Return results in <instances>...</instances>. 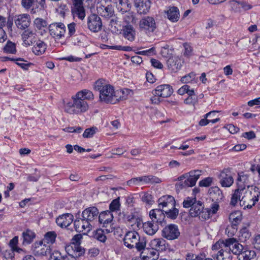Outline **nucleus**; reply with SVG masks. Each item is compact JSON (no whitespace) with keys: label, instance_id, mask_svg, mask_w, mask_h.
<instances>
[{"label":"nucleus","instance_id":"nucleus-1","mask_svg":"<svg viewBox=\"0 0 260 260\" xmlns=\"http://www.w3.org/2000/svg\"><path fill=\"white\" fill-rule=\"evenodd\" d=\"M94 88L100 92V101L106 104H114L119 101L125 100L131 91L128 89L115 91L113 86L106 83L103 79L96 81Z\"/></svg>","mask_w":260,"mask_h":260},{"label":"nucleus","instance_id":"nucleus-2","mask_svg":"<svg viewBox=\"0 0 260 260\" xmlns=\"http://www.w3.org/2000/svg\"><path fill=\"white\" fill-rule=\"evenodd\" d=\"M94 99V94L88 89L79 91L64 105V111L70 114H81L88 111L89 105L87 100Z\"/></svg>","mask_w":260,"mask_h":260},{"label":"nucleus","instance_id":"nucleus-3","mask_svg":"<svg viewBox=\"0 0 260 260\" xmlns=\"http://www.w3.org/2000/svg\"><path fill=\"white\" fill-rule=\"evenodd\" d=\"M124 245L129 249L136 248L141 251L146 246V239L144 236H140L136 231H129L126 233L123 239Z\"/></svg>","mask_w":260,"mask_h":260},{"label":"nucleus","instance_id":"nucleus-4","mask_svg":"<svg viewBox=\"0 0 260 260\" xmlns=\"http://www.w3.org/2000/svg\"><path fill=\"white\" fill-rule=\"evenodd\" d=\"M201 170H196L191 171L188 173L181 175L178 178V179L180 181L179 185L181 186V188L194 186L201 175Z\"/></svg>","mask_w":260,"mask_h":260},{"label":"nucleus","instance_id":"nucleus-5","mask_svg":"<svg viewBox=\"0 0 260 260\" xmlns=\"http://www.w3.org/2000/svg\"><path fill=\"white\" fill-rule=\"evenodd\" d=\"M98 221L105 228L106 233H110L114 231L113 215L111 211H105L99 214Z\"/></svg>","mask_w":260,"mask_h":260},{"label":"nucleus","instance_id":"nucleus-6","mask_svg":"<svg viewBox=\"0 0 260 260\" xmlns=\"http://www.w3.org/2000/svg\"><path fill=\"white\" fill-rule=\"evenodd\" d=\"M139 26L141 31L148 34L153 32L157 27L155 18L149 16L143 17L140 20Z\"/></svg>","mask_w":260,"mask_h":260},{"label":"nucleus","instance_id":"nucleus-7","mask_svg":"<svg viewBox=\"0 0 260 260\" xmlns=\"http://www.w3.org/2000/svg\"><path fill=\"white\" fill-rule=\"evenodd\" d=\"M246 200H248L247 202L245 203L244 208L246 207L248 209H251L255 203L258 201L259 197L260 196V190L256 187L252 186L250 189H249V192H247L244 194Z\"/></svg>","mask_w":260,"mask_h":260},{"label":"nucleus","instance_id":"nucleus-8","mask_svg":"<svg viewBox=\"0 0 260 260\" xmlns=\"http://www.w3.org/2000/svg\"><path fill=\"white\" fill-rule=\"evenodd\" d=\"M50 35L55 39L59 40L66 32V25L62 22H54L48 27Z\"/></svg>","mask_w":260,"mask_h":260},{"label":"nucleus","instance_id":"nucleus-9","mask_svg":"<svg viewBox=\"0 0 260 260\" xmlns=\"http://www.w3.org/2000/svg\"><path fill=\"white\" fill-rule=\"evenodd\" d=\"M74 228L76 232L87 234L92 230V225L90 224L85 218L76 217L74 222Z\"/></svg>","mask_w":260,"mask_h":260},{"label":"nucleus","instance_id":"nucleus-10","mask_svg":"<svg viewBox=\"0 0 260 260\" xmlns=\"http://www.w3.org/2000/svg\"><path fill=\"white\" fill-rule=\"evenodd\" d=\"M218 177L219 183L223 187H230L234 183V178L229 169H223Z\"/></svg>","mask_w":260,"mask_h":260},{"label":"nucleus","instance_id":"nucleus-11","mask_svg":"<svg viewBox=\"0 0 260 260\" xmlns=\"http://www.w3.org/2000/svg\"><path fill=\"white\" fill-rule=\"evenodd\" d=\"M99 216V211L95 207H90L84 210L82 212V216L91 225L97 221Z\"/></svg>","mask_w":260,"mask_h":260},{"label":"nucleus","instance_id":"nucleus-12","mask_svg":"<svg viewBox=\"0 0 260 260\" xmlns=\"http://www.w3.org/2000/svg\"><path fill=\"white\" fill-rule=\"evenodd\" d=\"M223 245H225L228 248H230V252L236 255L240 254L243 249V246L239 244L235 238H229L222 242Z\"/></svg>","mask_w":260,"mask_h":260},{"label":"nucleus","instance_id":"nucleus-13","mask_svg":"<svg viewBox=\"0 0 260 260\" xmlns=\"http://www.w3.org/2000/svg\"><path fill=\"white\" fill-rule=\"evenodd\" d=\"M88 28L93 32H98L102 27V22L101 18L96 14L90 15L88 17Z\"/></svg>","mask_w":260,"mask_h":260},{"label":"nucleus","instance_id":"nucleus-14","mask_svg":"<svg viewBox=\"0 0 260 260\" xmlns=\"http://www.w3.org/2000/svg\"><path fill=\"white\" fill-rule=\"evenodd\" d=\"M32 250L36 255H47L51 252L50 245L46 244L43 241L36 242L33 246Z\"/></svg>","mask_w":260,"mask_h":260},{"label":"nucleus","instance_id":"nucleus-15","mask_svg":"<svg viewBox=\"0 0 260 260\" xmlns=\"http://www.w3.org/2000/svg\"><path fill=\"white\" fill-rule=\"evenodd\" d=\"M162 235L168 240L177 239L180 235L178 226L176 224H171L166 226L162 231Z\"/></svg>","mask_w":260,"mask_h":260},{"label":"nucleus","instance_id":"nucleus-16","mask_svg":"<svg viewBox=\"0 0 260 260\" xmlns=\"http://www.w3.org/2000/svg\"><path fill=\"white\" fill-rule=\"evenodd\" d=\"M158 209H161L164 212L167 209L172 208L175 206L176 202L174 198L171 196H164L158 200Z\"/></svg>","mask_w":260,"mask_h":260},{"label":"nucleus","instance_id":"nucleus-17","mask_svg":"<svg viewBox=\"0 0 260 260\" xmlns=\"http://www.w3.org/2000/svg\"><path fill=\"white\" fill-rule=\"evenodd\" d=\"M183 63V60L179 56H172L167 60V63L168 69L173 72H177L179 70Z\"/></svg>","mask_w":260,"mask_h":260},{"label":"nucleus","instance_id":"nucleus-18","mask_svg":"<svg viewBox=\"0 0 260 260\" xmlns=\"http://www.w3.org/2000/svg\"><path fill=\"white\" fill-rule=\"evenodd\" d=\"M14 21L17 27L21 29L28 27L30 24V18L27 14H21L16 15Z\"/></svg>","mask_w":260,"mask_h":260},{"label":"nucleus","instance_id":"nucleus-19","mask_svg":"<svg viewBox=\"0 0 260 260\" xmlns=\"http://www.w3.org/2000/svg\"><path fill=\"white\" fill-rule=\"evenodd\" d=\"M135 6L140 14H147L149 13L152 2L147 0H135Z\"/></svg>","mask_w":260,"mask_h":260},{"label":"nucleus","instance_id":"nucleus-20","mask_svg":"<svg viewBox=\"0 0 260 260\" xmlns=\"http://www.w3.org/2000/svg\"><path fill=\"white\" fill-rule=\"evenodd\" d=\"M72 13L79 19L83 20L85 16V12L83 6V0H73Z\"/></svg>","mask_w":260,"mask_h":260},{"label":"nucleus","instance_id":"nucleus-21","mask_svg":"<svg viewBox=\"0 0 260 260\" xmlns=\"http://www.w3.org/2000/svg\"><path fill=\"white\" fill-rule=\"evenodd\" d=\"M173 92V88L170 85L162 84L157 86L155 89L152 91V93L161 98H167L171 96Z\"/></svg>","mask_w":260,"mask_h":260},{"label":"nucleus","instance_id":"nucleus-22","mask_svg":"<svg viewBox=\"0 0 260 260\" xmlns=\"http://www.w3.org/2000/svg\"><path fill=\"white\" fill-rule=\"evenodd\" d=\"M149 217L151 221L153 223L159 224H162L165 218V213L161 209H154L151 210L149 212Z\"/></svg>","mask_w":260,"mask_h":260},{"label":"nucleus","instance_id":"nucleus-23","mask_svg":"<svg viewBox=\"0 0 260 260\" xmlns=\"http://www.w3.org/2000/svg\"><path fill=\"white\" fill-rule=\"evenodd\" d=\"M237 189L247 193V191L246 190V187L250 189V187L252 186L249 185L248 176L243 172L239 173L237 180Z\"/></svg>","mask_w":260,"mask_h":260},{"label":"nucleus","instance_id":"nucleus-24","mask_svg":"<svg viewBox=\"0 0 260 260\" xmlns=\"http://www.w3.org/2000/svg\"><path fill=\"white\" fill-rule=\"evenodd\" d=\"M21 36L23 42L26 46L32 45L36 41L37 35L36 31L30 29L25 30Z\"/></svg>","mask_w":260,"mask_h":260},{"label":"nucleus","instance_id":"nucleus-25","mask_svg":"<svg viewBox=\"0 0 260 260\" xmlns=\"http://www.w3.org/2000/svg\"><path fill=\"white\" fill-rule=\"evenodd\" d=\"M245 193L243 191L239 190L238 189H236L232 196L230 204L235 206L239 202L240 205L243 206V205L245 204V202L246 203L248 201L247 200H246L244 195H243V194H245Z\"/></svg>","mask_w":260,"mask_h":260},{"label":"nucleus","instance_id":"nucleus-26","mask_svg":"<svg viewBox=\"0 0 260 260\" xmlns=\"http://www.w3.org/2000/svg\"><path fill=\"white\" fill-rule=\"evenodd\" d=\"M74 216L70 213L60 215L56 219L57 224L61 228H66L69 226L73 221Z\"/></svg>","mask_w":260,"mask_h":260},{"label":"nucleus","instance_id":"nucleus-27","mask_svg":"<svg viewBox=\"0 0 260 260\" xmlns=\"http://www.w3.org/2000/svg\"><path fill=\"white\" fill-rule=\"evenodd\" d=\"M212 257L216 260L232 259L230 248H228L225 245H223L222 249L219 250L216 254H213Z\"/></svg>","mask_w":260,"mask_h":260},{"label":"nucleus","instance_id":"nucleus-28","mask_svg":"<svg viewBox=\"0 0 260 260\" xmlns=\"http://www.w3.org/2000/svg\"><path fill=\"white\" fill-rule=\"evenodd\" d=\"M140 256L144 260H156L158 257V252L154 249H146V247L142 249Z\"/></svg>","mask_w":260,"mask_h":260},{"label":"nucleus","instance_id":"nucleus-29","mask_svg":"<svg viewBox=\"0 0 260 260\" xmlns=\"http://www.w3.org/2000/svg\"><path fill=\"white\" fill-rule=\"evenodd\" d=\"M98 13L102 17L109 18L114 15V9L112 6H104L101 4L97 6Z\"/></svg>","mask_w":260,"mask_h":260},{"label":"nucleus","instance_id":"nucleus-30","mask_svg":"<svg viewBox=\"0 0 260 260\" xmlns=\"http://www.w3.org/2000/svg\"><path fill=\"white\" fill-rule=\"evenodd\" d=\"M208 192L212 201L215 202L221 201L224 197L222 191L217 186L210 187Z\"/></svg>","mask_w":260,"mask_h":260},{"label":"nucleus","instance_id":"nucleus-31","mask_svg":"<svg viewBox=\"0 0 260 260\" xmlns=\"http://www.w3.org/2000/svg\"><path fill=\"white\" fill-rule=\"evenodd\" d=\"M143 229L145 233L149 235H153L158 230L157 223L148 221L143 224Z\"/></svg>","mask_w":260,"mask_h":260},{"label":"nucleus","instance_id":"nucleus-32","mask_svg":"<svg viewBox=\"0 0 260 260\" xmlns=\"http://www.w3.org/2000/svg\"><path fill=\"white\" fill-rule=\"evenodd\" d=\"M229 221L232 226H237L240 223L242 219V214L240 211H235L232 212L229 217Z\"/></svg>","mask_w":260,"mask_h":260},{"label":"nucleus","instance_id":"nucleus-33","mask_svg":"<svg viewBox=\"0 0 260 260\" xmlns=\"http://www.w3.org/2000/svg\"><path fill=\"white\" fill-rule=\"evenodd\" d=\"M217 112V111H212L205 114L204 115V118L202 119L199 121V125L201 126H205L207 125L210 122L215 123L219 121L220 120L219 118H215V119H208V118L210 117L211 116H215V115H216V113Z\"/></svg>","mask_w":260,"mask_h":260},{"label":"nucleus","instance_id":"nucleus-34","mask_svg":"<svg viewBox=\"0 0 260 260\" xmlns=\"http://www.w3.org/2000/svg\"><path fill=\"white\" fill-rule=\"evenodd\" d=\"M150 246L157 251L163 250L166 248V241L162 238L154 239L150 241Z\"/></svg>","mask_w":260,"mask_h":260},{"label":"nucleus","instance_id":"nucleus-35","mask_svg":"<svg viewBox=\"0 0 260 260\" xmlns=\"http://www.w3.org/2000/svg\"><path fill=\"white\" fill-rule=\"evenodd\" d=\"M168 18L172 22H176L180 16L179 9L176 7H171L167 11Z\"/></svg>","mask_w":260,"mask_h":260},{"label":"nucleus","instance_id":"nucleus-36","mask_svg":"<svg viewBox=\"0 0 260 260\" xmlns=\"http://www.w3.org/2000/svg\"><path fill=\"white\" fill-rule=\"evenodd\" d=\"M46 49V44L42 41L39 40L32 48V51L37 55L43 54Z\"/></svg>","mask_w":260,"mask_h":260},{"label":"nucleus","instance_id":"nucleus-37","mask_svg":"<svg viewBox=\"0 0 260 260\" xmlns=\"http://www.w3.org/2000/svg\"><path fill=\"white\" fill-rule=\"evenodd\" d=\"M123 35L126 39L132 42L135 38V30L132 26L126 25L123 29Z\"/></svg>","mask_w":260,"mask_h":260},{"label":"nucleus","instance_id":"nucleus-38","mask_svg":"<svg viewBox=\"0 0 260 260\" xmlns=\"http://www.w3.org/2000/svg\"><path fill=\"white\" fill-rule=\"evenodd\" d=\"M18 243V237L15 236L12 239H11L9 243V245L11 248V251L9 253L8 257L12 258L14 257V251H16L18 252H20L22 250V249L18 248L17 247V244Z\"/></svg>","mask_w":260,"mask_h":260},{"label":"nucleus","instance_id":"nucleus-39","mask_svg":"<svg viewBox=\"0 0 260 260\" xmlns=\"http://www.w3.org/2000/svg\"><path fill=\"white\" fill-rule=\"evenodd\" d=\"M202 203L199 201L192 206L189 210V214L191 217L198 216L203 209Z\"/></svg>","mask_w":260,"mask_h":260},{"label":"nucleus","instance_id":"nucleus-40","mask_svg":"<svg viewBox=\"0 0 260 260\" xmlns=\"http://www.w3.org/2000/svg\"><path fill=\"white\" fill-rule=\"evenodd\" d=\"M35 234L30 230H27L22 233V237L23 239V244H29L32 242L35 238Z\"/></svg>","mask_w":260,"mask_h":260},{"label":"nucleus","instance_id":"nucleus-41","mask_svg":"<svg viewBox=\"0 0 260 260\" xmlns=\"http://www.w3.org/2000/svg\"><path fill=\"white\" fill-rule=\"evenodd\" d=\"M250 237L251 233L247 228H243L239 231L238 238L240 242H245L247 241Z\"/></svg>","mask_w":260,"mask_h":260},{"label":"nucleus","instance_id":"nucleus-42","mask_svg":"<svg viewBox=\"0 0 260 260\" xmlns=\"http://www.w3.org/2000/svg\"><path fill=\"white\" fill-rule=\"evenodd\" d=\"M56 236L57 235L55 232H48L45 234L42 241L44 243H46L47 245L52 244L55 242Z\"/></svg>","mask_w":260,"mask_h":260},{"label":"nucleus","instance_id":"nucleus-43","mask_svg":"<svg viewBox=\"0 0 260 260\" xmlns=\"http://www.w3.org/2000/svg\"><path fill=\"white\" fill-rule=\"evenodd\" d=\"M256 256V253L253 250H245L241 252L238 256L239 260H251Z\"/></svg>","mask_w":260,"mask_h":260},{"label":"nucleus","instance_id":"nucleus-44","mask_svg":"<svg viewBox=\"0 0 260 260\" xmlns=\"http://www.w3.org/2000/svg\"><path fill=\"white\" fill-rule=\"evenodd\" d=\"M165 216L171 219H175L177 218L179 214V210L174 206L172 208L167 209L164 212Z\"/></svg>","mask_w":260,"mask_h":260},{"label":"nucleus","instance_id":"nucleus-45","mask_svg":"<svg viewBox=\"0 0 260 260\" xmlns=\"http://www.w3.org/2000/svg\"><path fill=\"white\" fill-rule=\"evenodd\" d=\"M4 52L6 53L15 54L17 52L16 45L11 41H8L3 48Z\"/></svg>","mask_w":260,"mask_h":260},{"label":"nucleus","instance_id":"nucleus-46","mask_svg":"<svg viewBox=\"0 0 260 260\" xmlns=\"http://www.w3.org/2000/svg\"><path fill=\"white\" fill-rule=\"evenodd\" d=\"M229 6L235 12H238L240 10V6L244 8L245 7L244 3H240L238 1L232 0L228 2Z\"/></svg>","mask_w":260,"mask_h":260},{"label":"nucleus","instance_id":"nucleus-47","mask_svg":"<svg viewBox=\"0 0 260 260\" xmlns=\"http://www.w3.org/2000/svg\"><path fill=\"white\" fill-rule=\"evenodd\" d=\"M104 232H106L105 228L96 230L94 235V238L100 242H105L107 238L104 234Z\"/></svg>","mask_w":260,"mask_h":260},{"label":"nucleus","instance_id":"nucleus-48","mask_svg":"<svg viewBox=\"0 0 260 260\" xmlns=\"http://www.w3.org/2000/svg\"><path fill=\"white\" fill-rule=\"evenodd\" d=\"M144 184L147 183H159L161 182V180L159 178L152 176V175H148V176H144Z\"/></svg>","mask_w":260,"mask_h":260},{"label":"nucleus","instance_id":"nucleus-49","mask_svg":"<svg viewBox=\"0 0 260 260\" xmlns=\"http://www.w3.org/2000/svg\"><path fill=\"white\" fill-rule=\"evenodd\" d=\"M140 183L144 184V177L143 176L133 178L127 182L128 185H138Z\"/></svg>","mask_w":260,"mask_h":260},{"label":"nucleus","instance_id":"nucleus-50","mask_svg":"<svg viewBox=\"0 0 260 260\" xmlns=\"http://www.w3.org/2000/svg\"><path fill=\"white\" fill-rule=\"evenodd\" d=\"M77 24L75 22H72L68 24V35L69 37L74 36L77 29Z\"/></svg>","mask_w":260,"mask_h":260},{"label":"nucleus","instance_id":"nucleus-51","mask_svg":"<svg viewBox=\"0 0 260 260\" xmlns=\"http://www.w3.org/2000/svg\"><path fill=\"white\" fill-rule=\"evenodd\" d=\"M97 129V128L95 127L87 128L83 133V137L86 138H91L95 134Z\"/></svg>","mask_w":260,"mask_h":260},{"label":"nucleus","instance_id":"nucleus-52","mask_svg":"<svg viewBox=\"0 0 260 260\" xmlns=\"http://www.w3.org/2000/svg\"><path fill=\"white\" fill-rule=\"evenodd\" d=\"M126 1V0H119V4L117 5V9L122 13L126 12L128 9V5Z\"/></svg>","mask_w":260,"mask_h":260},{"label":"nucleus","instance_id":"nucleus-53","mask_svg":"<svg viewBox=\"0 0 260 260\" xmlns=\"http://www.w3.org/2000/svg\"><path fill=\"white\" fill-rule=\"evenodd\" d=\"M73 251L77 254V257L82 255L84 253V249L82 248L79 244L73 243Z\"/></svg>","mask_w":260,"mask_h":260},{"label":"nucleus","instance_id":"nucleus-54","mask_svg":"<svg viewBox=\"0 0 260 260\" xmlns=\"http://www.w3.org/2000/svg\"><path fill=\"white\" fill-rule=\"evenodd\" d=\"M120 203L119 198L115 199L112 201L109 206L110 211H116L119 209Z\"/></svg>","mask_w":260,"mask_h":260},{"label":"nucleus","instance_id":"nucleus-55","mask_svg":"<svg viewBox=\"0 0 260 260\" xmlns=\"http://www.w3.org/2000/svg\"><path fill=\"white\" fill-rule=\"evenodd\" d=\"M213 180V179L212 177L205 178L199 182V186L201 187H209L212 184Z\"/></svg>","mask_w":260,"mask_h":260},{"label":"nucleus","instance_id":"nucleus-56","mask_svg":"<svg viewBox=\"0 0 260 260\" xmlns=\"http://www.w3.org/2000/svg\"><path fill=\"white\" fill-rule=\"evenodd\" d=\"M201 220H205L209 219L211 216L208 208H203L200 215L198 216Z\"/></svg>","mask_w":260,"mask_h":260},{"label":"nucleus","instance_id":"nucleus-57","mask_svg":"<svg viewBox=\"0 0 260 260\" xmlns=\"http://www.w3.org/2000/svg\"><path fill=\"white\" fill-rule=\"evenodd\" d=\"M196 203L195 198L187 197L184 200L183 202V206L186 208L189 207L191 208L192 206L194 205V204H196Z\"/></svg>","mask_w":260,"mask_h":260},{"label":"nucleus","instance_id":"nucleus-58","mask_svg":"<svg viewBox=\"0 0 260 260\" xmlns=\"http://www.w3.org/2000/svg\"><path fill=\"white\" fill-rule=\"evenodd\" d=\"M196 75L193 73H190L182 77L181 81L182 83H187L192 81L195 78Z\"/></svg>","mask_w":260,"mask_h":260},{"label":"nucleus","instance_id":"nucleus-59","mask_svg":"<svg viewBox=\"0 0 260 260\" xmlns=\"http://www.w3.org/2000/svg\"><path fill=\"white\" fill-rule=\"evenodd\" d=\"M184 50L183 51V54L185 56H190L192 54V47L189 44L185 43L183 44Z\"/></svg>","mask_w":260,"mask_h":260},{"label":"nucleus","instance_id":"nucleus-60","mask_svg":"<svg viewBox=\"0 0 260 260\" xmlns=\"http://www.w3.org/2000/svg\"><path fill=\"white\" fill-rule=\"evenodd\" d=\"M34 23L38 29L46 27L47 25V22L42 18H36L34 21Z\"/></svg>","mask_w":260,"mask_h":260},{"label":"nucleus","instance_id":"nucleus-61","mask_svg":"<svg viewBox=\"0 0 260 260\" xmlns=\"http://www.w3.org/2000/svg\"><path fill=\"white\" fill-rule=\"evenodd\" d=\"M63 256L60 252L55 250L51 254L49 260H62Z\"/></svg>","mask_w":260,"mask_h":260},{"label":"nucleus","instance_id":"nucleus-62","mask_svg":"<svg viewBox=\"0 0 260 260\" xmlns=\"http://www.w3.org/2000/svg\"><path fill=\"white\" fill-rule=\"evenodd\" d=\"M184 102L185 104L194 106L198 103V97L197 96H188Z\"/></svg>","mask_w":260,"mask_h":260},{"label":"nucleus","instance_id":"nucleus-63","mask_svg":"<svg viewBox=\"0 0 260 260\" xmlns=\"http://www.w3.org/2000/svg\"><path fill=\"white\" fill-rule=\"evenodd\" d=\"M139 54L150 56L156 54L155 48L152 47L149 49L141 51L138 52Z\"/></svg>","mask_w":260,"mask_h":260},{"label":"nucleus","instance_id":"nucleus-64","mask_svg":"<svg viewBox=\"0 0 260 260\" xmlns=\"http://www.w3.org/2000/svg\"><path fill=\"white\" fill-rule=\"evenodd\" d=\"M217 202H214L211 205L210 209H208V211L210 212L211 216L216 213L219 208V206Z\"/></svg>","mask_w":260,"mask_h":260}]
</instances>
